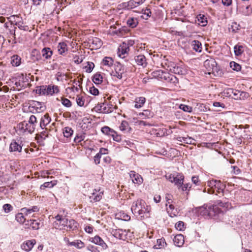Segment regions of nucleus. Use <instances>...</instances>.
Wrapping results in <instances>:
<instances>
[{
    "label": "nucleus",
    "mask_w": 252,
    "mask_h": 252,
    "mask_svg": "<svg viewBox=\"0 0 252 252\" xmlns=\"http://www.w3.org/2000/svg\"><path fill=\"white\" fill-rule=\"evenodd\" d=\"M199 211L202 216H208L213 219H218L223 212L217 205H204L200 207Z\"/></svg>",
    "instance_id": "nucleus-1"
},
{
    "label": "nucleus",
    "mask_w": 252,
    "mask_h": 252,
    "mask_svg": "<svg viewBox=\"0 0 252 252\" xmlns=\"http://www.w3.org/2000/svg\"><path fill=\"white\" fill-rule=\"evenodd\" d=\"M204 66L209 74L212 73L215 76H221L222 74V70L220 69L219 67L217 65V63L213 58H210L205 60L204 62Z\"/></svg>",
    "instance_id": "nucleus-2"
},
{
    "label": "nucleus",
    "mask_w": 252,
    "mask_h": 252,
    "mask_svg": "<svg viewBox=\"0 0 252 252\" xmlns=\"http://www.w3.org/2000/svg\"><path fill=\"white\" fill-rule=\"evenodd\" d=\"M114 71L111 73V75L116 77L119 79L122 78V75L125 72L124 66L119 62H116L114 64Z\"/></svg>",
    "instance_id": "nucleus-3"
},
{
    "label": "nucleus",
    "mask_w": 252,
    "mask_h": 252,
    "mask_svg": "<svg viewBox=\"0 0 252 252\" xmlns=\"http://www.w3.org/2000/svg\"><path fill=\"white\" fill-rule=\"evenodd\" d=\"M129 63L132 65L135 63L137 65H141L143 67H146L148 64L146 57L141 54L135 56L134 59L129 60Z\"/></svg>",
    "instance_id": "nucleus-4"
},
{
    "label": "nucleus",
    "mask_w": 252,
    "mask_h": 252,
    "mask_svg": "<svg viewBox=\"0 0 252 252\" xmlns=\"http://www.w3.org/2000/svg\"><path fill=\"white\" fill-rule=\"evenodd\" d=\"M31 127H32V126L30 125V123L25 121L20 123L17 126V128L19 129L22 130L23 132L27 131L30 133H32L34 132V129H33V128H32V129L30 130Z\"/></svg>",
    "instance_id": "nucleus-5"
},
{
    "label": "nucleus",
    "mask_w": 252,
    "mask_h": 252,
    "mask_svg": "<svg viewBox=\"0 0 252 252\" xmlns=\"http://www.w3.org/2000/svg\"><path fill=\"white\" fill-rule=\"evenodd\" d=\"M30 106L33 108L37 113L43 112L46 109V107L44 105V103L35 100L31 101Z\"/></svg>",
    "instance_id": "nucleus-6"
},
{
    "label": "nucleus",
    "mask_w": 252,
    "mask_h": 252,
    "mask_svg": "<svg viewBox=\"0 0 252 252\" xmlns=\"http://www.w3.org/2000/svg\"><path fill=\"white\" fill-rule=\"evenodd\" d=\"M100 109L102 110L104 113H109L113 111V109H115L117 107H113V105L111 103H107L106 102L100 103L97 104Z\"/></svg>",
    "instance_id": "nucleus-7"
},
{
    "label": "nucleus",
    "mask_w": 252,
    "mask_h": 252,
    "mask_svg": "<svg viewBox=\"0 0 252 252\" xmlns=\"http://www.w3.org/2000/svg\"><path fill=\"white\" fill-rule=\"evenodd\" d=\"M103 191H100V189H94L89 196L91 201L97 202L100 201L102 198Z\"/></svg>",
    "instance_id": "nucleus-8"
},
{
    "label": "nucleus",
    "mask_w": 252,
    "mask_h": 252,
    "mask_svg": "<svg viewBox=\"0 0 252 252\" xmlns=\"http://www.w3.org/2000/svg\"><path fill=\"white\" fill-rule=\"evenodd\" d=\"M175 179L173 181V183L176 185L178 189H180L181 187L183 185L184 180V176L181 173H174Z\"/></svg>",
    "instance_id": "nucleus-9"
},
{
    "label": "nucleus",
    "mask_w": 252,
    "mask_h": 252,
    "mask_svg": "<svg viewBox=\"0 0 252 252\" xmlns=\"http://www.w3.org/2000/svg\"><path fill=\"white\" fill-rule=\"evenodd\" d=\"M26 228L32 227L33 230H37L40 228L41 223L40 221L35 220H27V223L25 224Z\"/></svg>",
    "instance_id": "nucleus-10"
},
{
    "label": "nucleus",
    "mask_w": 252,
    "mask_h": 252,
    "mask_svg": "<svg viewBox=\"0 0 252 252\" xmlns=\"http://www.w3.org/2000/svg\"><path fill=\"white\" fill-rule=\"evenodd\" d=\"M129 51V49L128 48V46H126L125 43H123L122 45L118 48L117 54L120 57L124 58L125 55L127 54Z\"/></svg>",
    "instance_id": "nucleus-11"
},
{
    "label": "nucleus",
    "mask_w": 252,
    "mask_h": 252,
    "mask_svg": "<svg viewBox=\"0 0 252 252\" xmlns=\"http://www.w3.org/2000/svg\"><path fill=\"white\" fill-rule=\"evenodd\" d=\"M22 149V146L16 142L15 140H13L9 146V151L10 152H21Z\"/></svg>",
    "instance_id": "nucleus-12"
},
{
    "label": "nucleus",
    "mask_w": 252,
    "mask_h": 252,
    "mask_svg": "<svg viewBox=\"0 0 252 252\" xmlns=\"http://www.w3.org/2000/svg\"><path fill=\"white\" fill-rule=\"evenodd\" d=\"M51 119L48 113L45 114L40 119L39 126L43 129L44 128L51 122Z\"/></svg>",
    "instance_id": "nucleus-13"
},
{
    "label": "nucleus",
    "mask_w": 252,
    "mask_h": 252,
    "mask_svg": "<svg viewBox=\"0 0 252 252\" xmlns=\"http://www.w3.org/2000/svg\"><path fill=\"white\" fill-rule=\"evenodd\" d=\"M145 202L142 201L134 202L131 206V210L133 214L138 213L142 208L144 206Z\"/></svg>",
    "instance_id": "nucleus-14"
},
{
    "label": "nucleus",
    "mask_w": 252,
    "mask_h": 252,
    "mask_svg": "<svg viewBox=\"0 0 252 252\" xmlns=\"http://www.w3.org/2000/svg\"><path fill=\"white\" fill-rule=\"evenodd\" d=\"M91 242L95 244L101 246L103 249H106L107 248V246L106 243L101 239V238L98 235H96L95 237L92 238Z\"/></svg>",
    "instance_id": "nucleus-15"
},
{
    "label": "nucleus",
    "mask_w": 252,
    "mask_h": 252,
    "mask_svg": "<svg viewBox=\"0 0 252 252\" xmlns=\"http://www.w3.org/2000/svg\"><path fill=\"white\" fill-rule=\"evenodd\" d=\"M35 242V240L34 239L27 241L23 244L22 248L23 250L29 252L32 249Z\"/></svg>",
    "instance_id": "nucleus-16"
},
{
    "label": "nucleus",
    "mask_w": 252,
    "mask_h": 252,
    "mask_svg": "<svg viewBox=\"0 0 252 252\" xmlns=\"http://www.w3.org/2000/svg\"><path fill=\"white\" fill-rule=\"evenodd\" d=\"M64 241L68 242V245L69 246H73L77 248V249H82L85 247L84 243L82 242L81 240H78L74 242H69V240L67 238H64Z\"/></svg>",
    "instance_id": "nucleus-17"
},
{
    "label": "nucleus",
    "mask_w": 252,
    "mask_h": 252,
    "mask_svg": "<svg viewBox=\"0 0 252 252\" xmlns=\"http://www.w3.org/2000/svg\"><path fill=\"white\" fill-rule=\"evenodd\" d=\"M89 43L92 44L93 48L95 49L100 47L102 45V41L97 37H93L92 39H90Z\"/></svg>",
    "instance_id": "nucleus-18"
},
{
    "label": "nucleus",
    "mask_w": 252,
    "mask_h": 252,
    "mask_svg": "<svg viewBox=\"0 0 252 252\" xmlns=\"http://www.w3.org/2000/svg\"><path fill=\"white\" fill-rule=\"evenodd\" d=\"M195 23L201 26H205L207 24V18L204 15L199 14L196 17Z\"/></svg>",
    "instance_id": "nucleus-19"
},
{
    "label": "nucleus",
    "mask_w": 252,
    "mask_h": 252,
    "mask_svg": "<svg viewBox=\"0 0 252 252\" xmlns=\"http://www.w3.org/2000/svg\"><path fill=\"white\" fill-rule=\"evenodd\" d=\"M46 92H47L46 95H52L55 93H58L59 92V89L57 86L53 85L51 86L48 85L46 86Z\"/></svg>",
    "instance_id": "nucleus-20"
},
{
    "label": "nucleus",
    "mask_w": 252,
    "mask_h": 252,
    "mask_svg": "<svg viewBox=\"0 0 252 252\" xmlns=\"http://www.w3.org/2000/svg\"><path fill=\"white\" fill-rule=\"evenodd\" d=\"M42 57L45 59H49L51 58L53 52L51 48L48 47H45L41 50Z\"/></svg>",
    "instance_id": "nucleus-21"
},
{
    "label": "nucleus",
    "mask_w": 252,
    "mask_h": 252,
    "mask_svg": "<svg viewBox=\"0 0 252 252\" xmlns=\"http://www.w3.org/2000/svg\"><path fill=\"white\" fill-rule=\"evenodd\" d=\"M107 149L101 148L99 149V152L94 157V161L96 164L100 163V158L102 155L106 154Z\"/></svg>",
    "instance_id": "nucleus-22"
},
{
    "label": "nucleus",
    "mask_w": 252,
    "mask_h": 252,
    "mask_svg": "<svg viewBox=\"0 0 252 252\" xmlns=\"http://www.w3.org/2000/svg\"><path fill=\"white\" fill-rule=\"evenodd\" d=\"M174 244L178 247L182 246L184 242V236L182 234L176 235L173 239Z\"/></svg>",
    "instance_id": "nucleus-23"
},
{
    "label": "nucleus",
    "mask_w": 252,
    "mask_h": 252,
    "mask_svg": "<svg viewBox=\"0 0 252 252\" xmlns=\"http://www.w3.org/2000/svg\"><path fill=\"white\" fill-rule=\"evenodd\" d=\"M130 177L132 179L134 183L139 184L142 182V178L140 175L136 174L134 171H131L130 173Z\"/></svg>",
    "instance_id": "nucleus-24"
},
{
    "label": "nucleus",
    "mask_w": 252,
    "mask_h": 252,
    "mask_svg": "<svg viewBox=\"0 0 252 252\" xmlns=\"http://www.w3.org/2000/svg\"><path fill=\"white\" fill-rule=\"evenodd\" d=\"M113 235L119 239H124L126 237V235L124 234V231L122 229H118L113 230Z\"/></svg>",
    "instance_id": "nucleus-25"
},
{
    "label": "nucleus",
    "mask_w": 252,
    "mask_h": 252,
    "mask_svg": "<svg viewBox=\"0 0 252 252\" xmlns=\"http://www.w3.org/2000/svg\"><path fill=\"white\" fill-rule=\"evenodd\" d=\"M58 51L59 54L63 55L64 53L67 51L66 44L63 42L59 43L58 45Z\"/></svg>",
    "instance_id": "nucleus-26"
},
{
    "label": "nucleus",
    "mask_w": 252,
    "mask_h": 252,
    "mask_svg": "<svg viewBox=\"0 0 252 252\" xmlns=\"http://www.w3.org/2000/svg\"><path fill=\"white\" fill-rule=\"evenodd\" d=\"M92 80L96 85L100 84L102 82L103 77L100 73L97 72L93 75Z\"/></svg>",
    "instance_id": "nucleus-27"
},
{
    "label": "nucleus",
    "mask_w": 252,
    "mask_h": 252,
    "mask_svg": "<svg viewBox=\"0 0 252 252\" xmlns=\"http://www.w3.org/2000/svg\"><path fill=\"white\" fill-rule=\"evenodd\" d=\"M192 49L196 52H201L202 51V44L198 40H193L191 43Z\"/></svg>",
    "instance_id": "nucleus-28"
},
{
    "label": "nucleus",
    "mask_w": 252,
    "mask_h": 252,
    "mask_svg": "<svg viewBox=\"0 0 252 252\" xmlns=\"http://www.w3.org/2000/svg\"><path fill=\"white\" fill-rule=\"evenodd\" d=\"M146 98L144 97H139L135 99L134 107L136 108H141L145 103Z\"/></svg>",
    "instance_id": "nucleus-29"
},
{
    "label": "nucleus",
    "mask_w": 252,
    "mask_h": 252,
    "mask_svg": "<svg viewBox=\"0 0 252 252\" xmlns=\"http://www.w3.org/2000/svg\"><path fill=\"white\" fill-rule=\"evenodd\" d=\"M21 58L17 55H15L12 56L11 63L13 66H18L21 63Z\"/></svg>",
    "instance_id": "nucleus-30"
},
{
    "label": "nucleus",
    "mask_w": 252,
    "mask_h": 252,
    "mask_svg": "<svg viewBox=\"0 0 252 252\" xmlns=\"http://www.w3.org/2000/svg\"><path fill=\"white\" fill-rule=\"evenodd\" d=\"M240 30V26L235 22L232 23L230 27H228V30L233 33H236Z\"/></svg>",
    "instance_id": "nucleus-31"
},
{
    "label": "nucleus",
    "mask_w": 252,
    "mask_h": 252,
    "mask_svg": "<svg viewBox=\"0 0 252 252\" xmlns=\"http://www.w3.org/2000/svg\"><path fill=\"white\" fill-rule=\"evenodd\" d=\"M21 211L26 214V215L30 214L33 212H36L39 211V208L36 206L32 207V208H23L21 209Z\"/></svg>",
    "instance_id": "nucleus-32"
},
{
    "label": "nucleus",
    "mask_w": 252,
    "mask_h": 252,
    "mask_svg": "<svg viewBox=\"0 0 252 252\" xmlns=\"http://www.w3.org/2000/svg\"><path fill=\"white\" fill-rule=\"evenodd\" d=\"M101 132L107 135L112 136L113 134L115 133V131L110 128L109 126H104L101 128Z\"/></svg>",
    "instance_id": "nucleus-33"
},
{
    "label": "nucleus",
    "mask_w": 252,
    "mask_h": 252,
    "mask_svg": "<svg viewBox=\"0 0 252 252\" xmlns=\"http://www.w3.org/2000/svg\"><path fill=\"white\" fill-rule=\"evenodd\" d=\"M30 125L32 126L30 130L32 129V128H33V129H35L36 126L38 125V123L37 121L36 117L34 115H31L30 117L29 122Z\"/></svg>",
    "instance_id": "nucleus-34"
},
{
    "label": "nucleus",
    "mask_w": 252,
    "mask_h": 252,
    "mask_svg": "<svg viewBox=\"0 0 252 252\" xmlns=\"http://www.w3.org/2000/svg\"><path fill=\"white\" fill-rule=\"evenodd\" d=\"M244 47L242 45L237 44L234 47V54L236 56L241 55L244 52Z\"/></svg>",
    "instance_id": "nucleus-35"
},
{
    "label": "nucleus",
    "mask_w": 252,
    "mask_h": 252,
    "mask_svg": "<svg viewBox=\"0 0 252 252\" xmlns=\"http://www.w3.org/2000/svg\"><path fill=\"white\" fill-rule=\"evenodd\" d=\"M242 94H244V96L248 97L249 94L245 92L240 91L237 90H234L233 95L235 97V99H241Z\"/></svg>",
    "instance_id": "nucleus-36"
},
{
    "label": "nucleus",
    "mask_w": 252,
    "mask_h": 252,
    "mask_svg": "<svg viewBox=\"0 0 252 252\" xmlns=\"http://www.w3.org/2000/svg\"><path fill=\"white\" fill-rule=\"evenodd\" d=\"M32 58L33 61H38L42 60V56L40 52L35 49L32 52Z\"/></svg>",
    "instance_id": "nucleus-37"
},
{
    "label": "nucleus",
    "mask_w": 252,
    "mask_h": 252,
    "mask_svg": "<svg viewBox=\"0 0 252 252\" xmlns=\"http://www.w3.org/2000/svg\"><path fill=\"white\" fill-rule=\"evenodd\" d=\"M128 26L131 28L136 27L138 24V21L137 19L131 17L129 18L126 22Z\"/></svg>",
    "instance_id": "nucleus-38"
},
{
    "label": "nucleus",
    "mask_w": 252,
    "mask_h": 252,
    "mask_svg": "<svg viewBox=\"0 0 252 252\" xmlns=\"http://www.w3.org/2000/svg\"><path fill=\"white\" fill-rule=\"evenodd\" d=\"M119 128L121 131H129L131 128L129 126V124L126 121H123L121 123Z\"/></svg>",
    "instance_id": "nucleus-39"
},
{
    "label": "nucleus",
    "mask_w": 252,
    "mask_h": 252,
    "mask_svg": "<svg viewBox=\"0 0 252 252\" xmlns=\"http://www.w3.org/2000/svg\"><path fill=\"white\" fill-rule=\"evenodd\" d=\"M15 219L16 220L20 223H24L25 224L27 223V220H26L24 216L22 213H18L15 217Z\"/></svg>",
    "instance_id": "nucleus-40"
},
{
    "label": "nucleus",
    "mask_w": 252,
    "mask_h": 252,
    "mask_svg": "<svg viewBox=\"0 0 252 252\" xmlns=\"http://www.w3.org/2000/svg\"><path fill=\"white\" fill-rule=\"evenodd\" d=\"M63 130L64 136L67 138L70 137L73 133L72 129L68 126L64 127Z\"/></svg>",
    "instance_id": "nucleus-41"
},
{
    "label": "nucleus",
    "mask_w": 252,
    "mask_h": 252,
    "mask_svg": "<svg viewBox=\"0 0 252 252\" xmlns=\"http://www.w3.org/2000/svg\"><path fill=\"white\" fill-rule=\"evenodd\" d=\"M46 86L37 87L35 90V93L40 95H46V93H47V92H46Z\"/></svg>",
    "instance_id": "nucleus-42"
},
{
    "label": "nucleus",
    "mask_w": 252,
    "mask_h": 252,
    "mask_svg": "<svg viewBox=\"0 0 252 252\" xmlns=\"http://www.w3.org/2000/svg\"><path fill=\"white\" fill-rule=\"evenodd\" d=\"M57 184L56 181H53L51 182H47L44 183L40 187V189H45L46 188H52Z\"/></svg>",
    "instance_id": "nucleus-43"
},
{
    "label": "nucleus",
    "mask_w": 252,
    "mask_h": 252,
    "mask_svg": "<svg viewBox=\"0 0 252 252\" xmlns=\"http://www.w3.org/2000/svg\"><path fill=\"white\" fill-rule=\"evenodd\" d=\"M103 65L111 66L113 64V60L111 57H105L102 60Z\"/></svg>",
    "instance_id": "nucleus-44"
},
{
    "label": "nucleus",
    "mask_w": 252,
    "mask_h": 252,
    "mask_svg": "<svg viewBox=\"0 0 252 252\" xmlns=\"http://www.w3.org/2000/svg\"><path fill=\"white\" fill-rule=\"evenodd\" d=\"M230 67L233 70L236 71H239L241 69V66L238 63L232 61L230 63Z\"/></svg>",
    "instance_id": "nucleus-45"
},
{
    "label": "nucleus",
    "mask_w": 252,
    "mask_h": 252,
    "mask_svg": "<svg viewBox=\"0 0 252 252\" xmlns=\"http://www.w3.org/2000/svg\"><path fill=\"white\" fill-rule=\"evenodd\" d=\"M215 188L218 189V193H223V190L225 188V185H223L220 181L217 180V183H216V186Z\"/></svg>",
    "instance_id": "nucleus-46"
},
{
    "label": "nucleus",
    "mask_w": 252,
    "mask_h": 252,
    "mask_svg": "<svg viewBox=\"0 0 252 252\" xmlns=\"http://www.w3.org/2000/svg\"><path fill=\"white\" fill-rule=\"evenodd\" d=\"M149 210H148V208H146L145 206H144L142 209L140 210L139 213H138V215L140 216L141 218H144L145 215L146 217H148V216L147 215V214H149Z\"/></svg>",
    "instance_id": "nucleus-47"
},
{
    "label": "nucleus",
    "mask_w": 252,
    "mask_h": 252,
    "mask_svg": "<svg viewBox=\"0 0 252 252\" xmlns=\"http://www.w3.org/2000/svg\"><path fill=\"white\" fill-rule=\"evenodd\" d=\"M142 13H143V15L141 16V17L143 19H147L148 17H150L151 16V12L150 9H143L142 10Z\"/></svg>",
    "instance_id": "nucleus-48"
},
{
    "label": "nucleus",
    "mask_w": 252,
    "mask_h": 252,
    "mask_svg": "<svg viewBox=\"0 0 252 252\" xmlns=\"http://www.w3.org/2000/svg\"><path fill=\"white\" fill-rule=\"evenodd\" d=\"M183 72L184 71L182 68L181 66L176 65L175 68L172 69L171 72L176 74L182 75L183 74Z\"/></svg>",
    "instance_id": "nucleus-49"
},
{
    "label": "nucleus",
    "mask_w": 252,
    "mask_h": 252,
    "mask_svg": "<svg viewBox=\"0 0 252 252\" xmlns=\"http://www.w3.org/2000/svg\"><path fill=\"white\" fill-rule=\"evenodd\" d=\"M94 67V64L92 62H87V65L85 66L86 71L88 73H91Z\"/></svg>",
    "instance_id": "nucleus-50"
},
{
    "label": "nucleus",
    "mask_w": 252,
    "mask_h": 252,
    "mask_svg": "<svg viewBox=\"0 0 252 252\" xmlns=\"http://www.w3.org/2000/svg\"><path fill=\"white\" fill-rule=\"evenodd\" d=\"M77 222L74 220H68V223L67 226V228L74 229L77 228Z\"/></svg>",
    "instance_id": "nucleus-51"
},
{
    "label": "nucleus",
    "mask_w": 252,
    "mask_h": 252,
    "mask_svg": "<svg viewBox=\"0 0 252 252\" xmlns=\"http://www.w3.org/2000/svg\"><path fill=\"white\" fill-rule=\"evenodd\" d=\"M62 104L66 107H70L72 105L71 102L67 98L62 97Z\"/></svg>",
    "instance_id": "nucleus-52"
},
{
    "label": "nucleus",
    "mask_w": 252,
    "mask_h": 252,
    "mask_svg": "<svg viewBox=\"0 0 252 252\" xmlns=\"http://www.w3.org/2000/svg\"><path fill=\"white\" fill-rule=\"evenodd\" d=\"M179 108L185 112H192V107L185 104H180Z\"/></svg>",
    "instance_id": "nucleus-53"
},
{
    "label": "nucleus",
    "mask_w": 252,
    "mask_h": 252,
    "mask_svg": "<svg viewBox=\"0 0 252 252\" xmlns=\"http://www.w3.org/2000/svg\"><path fill=\"white\" fill-rule=\"evenodd\" d=\"M23 24V22H22L21 21H18V22H16V23L15 24V25L17 26H18V27L21 30H24V31H27L29 30V27L28 26H23L22 25Z\"/></svg>",
    "instance_id": "nucleus-54"
},
{
    "label": "nucleus",
    "mask_w": 252,
    "mask_h": 252,
    "mask_svg": "<svg viewBox=\"0 0 252 252\" xmlns=\"http://www.w3.org/2000/svg\"><path fill=\"white\" fill-rule=\"evenodd\" d=\"M76 100L77 104L78 106L81 107L84 106L85 100L83 99V97L80 96L79 95H77Z\"/></svg>",
    "instance_id": "nucleus-55"
},
{
    "label": "nucleus",
    "mask_w": 252,
    "mask_h": 252,
    "mask_svg": "<svg viewBox=\"0 0 252 252\" xmlns=\"http://www.w3.org/2000/svg\"><path fill=\"white\" fill-rule=\"evenodd\" d=\"M121 35L120 36H125L129 32V30L126 26L122 27L120 28Z\"/></svg>",
    "instance_id": "nucleus-56"
},
{
    "label": "nucleus",
    "mask_w": 252,
    "mask_h": 252,
    "mask_svg": "<svg viewBox=\"0 0 252 252\" xmlns=\"http://www.w3.org/2000/svg\"><path fill=\"white\" fill-rule=\"evenodd\" d=\"M175 227L177 230L182 231L184 228V222L179 221L175 224Z\"/></svg>",
    "instance_id": "nucleus-57"
},
{
    "label": "nucleus",
    "mask_w": 252,
    "mask_h": 252,
    "mask_svg": "<svg viewBox=\"0 0 252 252\" xmlns=\"http://www.w3.org/2000/svg\"><path fill=\"white\" fill-rule=\"evenodd\" d=\"M197 106H198L197 109L200 112H206L208 109H209L205 104L202 103L197 104Z\"/></svg>",
    "instance_id": "nucleus-58"
},
{
    "label": "nucleus",
    "mask_w": 252,
    "mask_h": 252,
    "mask_svg": "<svg viewBox=\"0 0 252 252\" xmlns=\"http://www.w3.org/2000/svg\"><path fill=\"white\" fill-rule=\"evenodd\" d=\"M157 244L158 246L159 249L163 248L165 245H166V243L164 239H159L157 240Z\"/></svg>",
    "instance_id": "nucleus-59"
},
{
    "label": "nucleus",
    "mask_w": 252,
    "mask_h": 252,
    "mask_svg": "<svg viewBox=\"0 0 252 252\" xmlns=\"http://www.w3.org/2000/svg\"><path fill=\"white\" fill-rule=\"evenodd\" d=\"M12 209V206L9 204H5L3 206V209L5 213L10 212Z\"/></svg>",
    "instance_id": "nucleus-60"
},
{
    "label": "nucleus",
    "mask_w": 252,
    "mask_h": 252,
    "mask_svg": "<svg viewBox=\"0 0 252 252\" xmlns=\"http://www.w3.org/2000/svg\"><path fill=\"white\" fill-rule=\"evenodd\" d=\"M90 93L94 95H97L99 94L98 90L94 86L90 87Z\"/></svg>",
    "instance_id": "nucleus-61"
},
{
    "label": "nucleus",
    "mask_w": 252,
    "mask_h": 252,
    "mask_svg": "<svg viewBox=\"0 0 252 252\" xmlns=\"http://www.w3.org/2000/svg\"><path fill=\"white\" fill-rule=\"evenodd\" d=\"M84 137L85 136L83 135H77L74 138V142L76 143H79L84 140Z\"/></svg>",
    "instance_id": "nucleus-62"
},
{
    "label": "nucleus",
    "mask_w": 252,
    "mask_h": 252,
    "mask_svg": "<svg viewBox=\"0 0 252 252\" xmlns=\"http://www.w3.org/2000/svg\"><path fill=\"white\" fill-rule=\"evenodd\" d=\"M112 137L114 141L116 142H120L121 141L122 138L121 135L118 134L116 131H115V134H113Z\"/></svg>",
    "instance_id": "nucleus-63"
},
{
    "label": "nucleus",
    "mask_w": 252,
    "mask_h": 252,
    "mask_svg": "<svg viewBox=\"0 0 252 252\" xmlns=\"http://www.w3.org/2000/svg\"><path fill=\"white\" fill-rule=\"evenodd\" d=\"M87 250L91 252H100V251L98 249L97 247L94 246L89 245L87 247Z\"/></svg>",
    "instance_id": "nucleus-64"
}]
</instances>
